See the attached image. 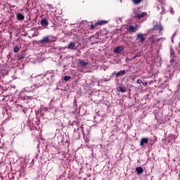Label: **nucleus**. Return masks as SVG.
I'll use <instances>...</instances> for the list:
<instances>
[{"label":"nucleus","instance_id":"f257e3e1","mask_svg":"<svg viewBox=\"0 0 180 180\" xmlns=\"http://www.w3.org/2000/svg\"><path fill=\"white\" fill-rule=\"evenodd\" d=\"M134 18L139 22H145L146 18H148V14L146 12L140 11V8H135L133 11Z\"/></svg>","mask_w":180,"mask_h":180},{"label":"nucleus","instance_id":"f03ea898","mask_svg":"<svg viewBox=\"0 0 180 180\" xmlns=\"http://www.w3.org/2000/svg\"><path fill=\"white\" fill-rule=\"evenodd\" d=\"M136 43H141V44H142V43H144V41H146V37H144L143 33H141V32H139L136 34Z\"/></svg>","mask_w":180,"mask_h":180},{"label":"nucleus","instance_id":"7ed1b4c3","mask_svg":"<svg viewBox=\"0 0 180 180\" xmlns=\"http://www.w3.org/2000/svg\"><path fill=\"white\" fill-rule=\"evenodd\" d=\"M65 49H68V50H71L72 51H75V50L78 49V46H77V43L75 41H70L67 45Z\"/></svg>","mask_w":180,"mask_h":180},{"label":"nucleus","instance_id":"20e7f679","mask_svg":"<svg viewBox=\"0 0 180 180\" xmlns=\"http://www.w3.org/2000/svg\"><path fill=\"white\" fill-rule=\"evenodd\" d=\"M38 43L39 44H47V43H50V38L49 37H44Z\"/></svg>","mask_w":180,"mask_h":180},{"label":"nucleus","instance_id":"39448f33","mask_svg":"<svg viewBox=\"0 0 180 180\" xmlns=\"http://www.w3.org/2000/svg\"><path fill=\"white\" fill-rule=\"evenodd\" d=\"M122 51H123V46H117L114 49V53H115V54H120Z\"/></svg>","mask_w":180,"mask_h":180},{"label":"nucleus","instance_id":"423d86ee","mask_svg":"<svg viewBox=\"0 0 180 180\" xmlns=\"http://www.w3.org/2000/svg\"><path fill=\"white\" fill-rule=\"evenodd\" d=\"M144 144H148V139L142 138L140 141V146H143Z\"/></svg>","mask_w":180,"mask_h":180},{"label":"nucleus","instance_id":"0eeeda50","mask_svg":"<svg viewBox=\"0 0 180 180\" xmlns=\"http://www.w3.org/2000/svg\"><path fill=\"white\" fill-rule=\"evenodd\" d=\"M41 26H43L44 27H47V26H49V22L47 21V20H46V18H43L41 20Z\"/></svg>","mask_w":180,"mask_h":180},{"label":"nucleus","instance_id":"6e6552de","mask_svg":"<svg viewBox=\"0 0 180 180\" xmlns=\"http://www.w3.org/2000/svg\"><path fill=\"white\" fill-rule=\"evenodd\" d=\"M136 172H137L138 175H141V174H143L144 172V169H143V167H139L136 168Z\"/></svg>","mask_w":180,"mask_h":180},{"label":"nucleus","instance_id":"1a4fd4ad","mask_svg":"<svg viewBox=\"0 0 180 180\" xmlns=\"http://www.w3.org/2000/svg\"><path fill=\"white\" fill-rule=\"evenodd\" d=\"M153 30H160V32H161V30H162V25H161L160 24L155 25L153 27Z\"/></svg>","mask_w":180,"mask_h":180},{"label":"nucleus","instance_id":"9d476101","mask_svg":"<svg viewBox=\"0 0 180 180\" xmlns=\"http://www.w3.org/2000/svg\"><path fill=\"white\" fill-rule=\"evenodd\" d=\"M105 23H108V20H99L96 22V26H102V25H105Z\"/></svg>","mask_w":180,"mask_h":180},{"label":"nucleus","instance_id":"9b49d317","mask_svg":"<svg viewBox=\"0 0 180 180\" xmlns=\"http://www.w3.org/2000/svg\"><path fill=\"white\" fill-rule=\"evenodd\" d=\"M150 40L151 41L152 44H154L156 41H160V40H161V39H158L157 38H155L154 36H152L150 38Z\"/></svg>","mask_w":180,"mask_h":180},{"label":"nucleus","instance_id":"f8f14e48","mask_svg":"<svg viewBox=\"0 0 180 180\" xmlns=\"http://www.w3.org/2000/svg\"><path fill=\"white\" fill-rule=\"evenodd\" d=\"M128 30L129 32H132L133 33H136V32H137L136 30V27L133 25H129V28H128Z\"/></svg>","mask_w":180,"mask_h":180},{"label":"nucleus","instance_id":"ddd939ff","mask_svg":"<svg viewBox=\"0 0 180 180\" xmlns=\"http://www.w3.org/2000/svg\"><path fill=\"white\" fill-rule=\"evenodd\" d=\"M79 64H80V65L84 68H85L88 65V63L84 61L83 60H80L79 61Z\"/></svg>","mask_w":180,"mask_h":180},{"label":"nucleus","instance_id":"4468645a","mask_svg":"<svg viewBox=\"0 0 180 180\" xmlns=\"http://www.w3.org/2000/svg\"><path fill=\"white\" fill-rule=\"evenodd\" d=\"M124 75H126V70H121V71H120V72H117L115 74V75H116L117 77H120V76Z\"/></svg>","mask_w":180,"mask_h":180},{"label":"nucleus","instance_id":"2eb2a0df","mask_svg":"<svg viewBox=\"0 0 180 180\" xmlns=\"http://www.w3.org/2000/svg\"><path fill=\"white\" fill-rule=\"evenodd\" d=\"M16 17L18 20H23L25 19V17L21 13H17Z\"/></svg>","mask_w":180,"mask_h":180},{"label":"nucleus","instance_id":"dca6fc26","mask_svg":"<svg viewBox=\"0 0 180 180\" xmlns=\"http://www.w3.org/2000/svg\"><path fill=\"white\" fill-rule=\"evenodd\" d=\"M117 91H118V92H126V87L119 86L117 87Z\"/></svg>","mask_w":180,"mask_h":180},{"label":"nucleus","instance_id":"f3484780","mask_svg":"<svg viewBox=\"0 0 180 180\" xmlns=\"http://www.w3.org/2000/svg\"><path fill=\"white\" fill-rule=\"evenodd\" d=\"M134 4H136V5L140 4L142 0H131Z\"/></svg>","mask_w":180,"mask_h":180},{"label":"nucleus","instance_id":"a211bd4d","mask_svg":"<svg viewBox=\"0 0 180 180\" xmlns=\"http://www.w3.org/2000/svg\"><path fill=\"white\" fill-rule=\"evenodd\" d=\"M63 79L64 81H68L69 79H71V76H65Z\"/></svg>","mask_w":180,"mask_h":180},{"label":"nucleus","instance_id":"6ab92c4d","mask_svg":"<svg viewBox=\"0 0 180 180\" xmlns=\"http://www.w3.org/2000/svg\"><path fill=\"white\" fill-rule=\"evenodd\" d=\"M135 30H136V32L137 30H139V29H140V27H141V25H139V24H136L135 26Z\"/></svg>","mask_w":180,"mask_h":180},{"label":"nucleus","instance_id":"aec40b11","mask_svg":"<svg viewBox=\"0 0 180 180\" xmlns=\"http://www.w3.org/2000/svg\"><path fill=\"white\" fill-rule=\"evenodd\" d=\"M19 51V46H15L14 53H18Z\"/></svg>","mask_w":180,"mask_h":180},{"label":"nucleus","instance_id":"412c9836","mask_svg":"<svg viewBox=\"0 0 180 180\" xmlns=\"http://www.w3.org/2000/svg\"><path fill=\"white\" fill-rule=\"evenodd\" d=\"M136 84H143V81L141 79L136 80Z\"/></svg>","mask_w":180,"mask_h":180},{"label":"nucleus","instance_id":"4be33fe9","mask_svg":"<svg viewBox=\"0 0 180 180\" xmlns=\"http://www.w3.org/2000/svg\"><path fill=\"white\" fill-rule=\"evenodd\" d=\"M120 22H122V18H117V23H120Z\"/></svg>","mask_w":180,"mask_h":180},{"label":"nucleus","instance_id":"5701e85b","mask_svg":"<svg viewBox=\"0 0 180 180\" xmlns=\"http://www.w3.org/2000/svg\"><path fill=\"white\" fill-rule=\"evenodd\" d=\"M96 26V24H95V25H90V27H91V29H95Z\"/></svg>","mask_w":180,"mask_h":180},{"label":"nucleus","instance_id":"b1692460","mask_svg":"<svg viewBox=\"0 0 180 180\" xmlns=\"http://www.w3.org/2000/svg\"><path fill=\"white\" fill-rule=\"evenodd\" d=\"M32 88H39V86H37V85H34V86H32Z\"/></svg>","mask_w":180,"mask_h":180},{"label":"nucleus","instance_id":"393cba45","mask_svg":"<svg viewBox=\"0 0 180 180\" xmlns=\"http://www.w3.org/2000/svg\"><path fill=\"white\" fill-rule=\"evenodd\" d=\"M142 84L144 86H146V85H147V82H142Z\"/></svg>","mask_w":180,"mask_h":180},{"label":"nucleus","instance_id":"a878e982","mask_svg":"<svg viewBox=\"0 0 180 180\" xmlns=\"http://www.w3.org/2000/svg\"><path fill=\"white\" fill-rule=\"evenodd\" d=\"M125 61H126V63H129V61H130V59H129V58H127V59L125 60Z\"/></svg>","mask_w":180,"mask_h":180},{"label":"nucleus","instance_id":"bb28decb","mask_svg":"<svg viewBox=\"0 0 180 180\" xmlns=\"http://www.w3.org/2000/svg\"><path fill=\"white\" fill-rule=\"evenodd\" d=\"M170 12H171V13H172V15H174V10H170Z\"/></svg>","mask_w":180,"mask_h":180},{"label":"nucleus","instance_id":"cd10ccee","mask_svg":"<svg viewBox=\"0 0 180 180\" xmlns=\"http://www.w3.org/2000/svg\"><path fill=\"white\" fill-rule=\"evenodd\" d=\"M157 11H160V7H157Z\"/></svg>","mask_w":180,"mask_h":180},{"label":"nucleus","instance_id":"c85d7f7f","mask_svg":"<svg viewBox=\"0 0 180 180\" xmlns=\"http://www.w3.org/2000/svg\"><path fill=\"white\" fill-rule=\"evenodd\" d=\"M162 9H164V7L161 6Z\"/></svg>","mask_w":180,"mask_h":180},{"label":"nucleus","instance_id":"c756f323","mask_svg":"<svg viewBox=\"0 0 180 180\" xmlns=\"http://www.w3.org/2000/svg\"><path fill=\"white\" fill-rule=\"evenodd\" d=\"M32 98H33V97H30V99H32Z\"/></svg>","mask_w":180,"mask_h":180},{"label":"nucleus","instance_id":"7c9ffc66","mask_svg":"<svg viewBox=\"0 0 180 180\" xmlns=\"http://www.w3.org/2000/svg\"><path fill=\"white\" fill-rule=\"evenodd\" d=\"M136 56H134V58H136Z\"/></svg>","mask_w":180,"mask_h":180}]
</instances>
